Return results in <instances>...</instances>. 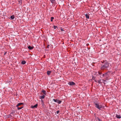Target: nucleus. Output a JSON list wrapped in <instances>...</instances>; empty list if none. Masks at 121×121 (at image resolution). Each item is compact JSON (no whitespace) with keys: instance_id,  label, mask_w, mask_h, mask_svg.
I'll list each match as a JSON object with an SVG mask.
<instances>
[{"instance_id":"f257e3e1","label":"nucleus","mask_w":121,"mask_h":121,"mask_svg":"<svg viewBox=\"0 0 121 121\" xmlns=\"http://www.w3.org/2000/svg\"><path fill=\"white\" fill-rule=\"evenodd\" d=\"M109 63L107 62H104L103 64L101 65V69H106L109 67Z\"/></svg>"},{"instance_id":"f03ea898","label":"nucleus","mask_w":121,"mask_h":121,"mask_svg":"<svg viewBox=\"0 0 121 121\" xmlns=\"http://www.w3.org/2000/svg\"><path fill=\"white\" fill-rule=\"evenodd\" d=\"M95 105L96 107L100 110L101 109V108H103V107L104 108V106L103 107L102 105H99V104H98L96 103L95 104Z\"/></svg>"},{"instance_id":"7ed1b4c3","label":"nucleus","mask_w":121,"mask_h":121,"mask_svg":"<svg viewBox=\"0 0 121 121\" xmlns=\"http://www.w3.org/2000/svg\"><path fill=\"white\" fill-rule=\"evenodd\" d=\"M109 73V72H108L106 73L103 74V76L104 77H106V78H107L109 76V74H108V73Z\"/></svg>"},{"instance_id":"20e7f679","label":"nucleus","mask_w":121,"mask_h":121,"mask_svg":"<svg viewBox=\"0 0 121 121\" xmlns=\"http://www.w3.org/2000/svg\"><path fill=\"white\" fill-rule=\"evenodd\" d=\"M53 101H54L55 102H57L59 104H60L61 102V100H59L57 99H53Z\"/></svg>"},{"instance_id":"39448f33","label":"nucleus","mask_w":121,"mask_h":121,"mask_svg":"<svg viewBox=\"0 0 121 121\" xmlns=\"http://www.w3.org/2000/svg\"><path fill=\"white\" fill-rule=\"evenodd\" d=\"M68 84L70 85H75V83L73 82H69Z\"/></svg>"},{"instance_id":"423d86ee","label":"nucleus","mask_w":121,"mask_h":121,"mask_svg":"<svg viewBox=\"0 0 121 121\" xmlns=\"http://www.w3.org/2000/svg\"><path fill=\"white\" fill-rule=\"evenodd\" d=\"M52 4H55L56 3V0H50Z\"/></svg>"},{"instance_id":"0eeeda50","label":"nucleus","mask_w":121,"mask_h":121,"mask_svg":"<svg viewBox=\"0 0 121 121\" xmlns=\"http://www.w3.org/2000/svg\"><path fill=\"white\" fill-rule=\"evenodd\" d=\"M34 47H31V46H29L28 47V48L30 49V50H31L32 49H33V48H34Z\"/></svg>"},{"instance_id":"6e6552de","label":"nucleus","mask_w":121,"mask_h":121,"mask_svg":"<svg viewBox=\"0 0 121 121\" xmlns=\"http://www.w3.org/2000/svg\"><path fill=\"white\" fill-rule=\"evenodd\" d=\"M38 105L37 104H36L34 106H32L31 107L32 108H36Z\"/></svg>"},{"instance_id":"1a4fd4ad","label":"nucleus","mask_w":121,"mask_h":121,"mask_svg":"<svg viewBox=\"0 0 121 121\" xmlns=\"http://www.w3.org/2000/svg\"><path fill=\"white\" fill-rule=\"evenodd\" d=\"M23 103H19L18 104L16 105L17 107H18L19 106H20L21 105L23 104Z\"/></svg>"},{"instance_id":"9d476101","label":"nucleus","mask_w":121,"mask_h":121,"mask_svg":"<svg viewBox=\"0 0 121 121\" xmlns=\"http://www.w3.org/2000/svg\"><path fill=\"white\" fill-rule=\"evenodd\" d=\"M116 117L117 118L119 119H120L121 118V117L120 116V115H117L116 116Z\"/></svg>"},{"instance_id":"9b49d317","label":"nucleus","mask_w":121,"mask_h":121,"mask_svg":"<svg viewBox=\"0 0 121 121\" xmlns=\"http://www.w3.org/2000/svg\"><path fill=\"white\" fill-rule=\"evenodd\" d=\"M26 62L25 61H23L21 62V64L22 65H24L26 63Z\"/></svg>"},{"instance_id":"f8f14e48","label":"nucleus","mask_w":121,"mask_h":121,"mask_svg":"<svg viewBox=\"0 0 121 121\" xmlns=\"http://www.w3.org/2000/svg\"><path fill=\"white\" fill-rule=\"evenodd\" d=\"M85 16L86 17V18H87L89 19V15L88 14H86L85 15Z\"/></svg>"},{"instance_id":"ddd939ff","label":"nucleus","mask_w":121,"mask_h":121,"mask_svg":"<svg viewBox=\"0 0 121 121\" xmlns=\"http://www.w3.org/2000/svg\"><path fill=\"white\" fill-rule=\"evenodd\" d=\"M101 80H98L97 81L95 80V81L99 83H101Z\"/></svg>"},{"instance_id":"4468645a","label":"nucleus","mask_w":121,"mask_h":121,"mask_svg":"<svg viewBox=\"0 0 121 121\" xmlns=\"http://www.w3.org/2000/svg\"><path fill=\"white\" fill-rule=\"evenodd\" d=\"M42 92L43 93L44 95H46V93L45 91L44 90H43L42 91Z\"/></svg>"},{"instance_id":"2eb2a0df","label":"nucleus","mask_w":121,"mask_h":121,"mask_svg":"<svg viewBox=\"0 0 121 121\" xmlns=\"http://www.w3.org/2000/svg\"><path fill=\"white\" fill-rule=\"evenodd\" d=\"M45 97V96L44 95H43L40 96V98L41 99H44V98Z\"/></svg>"},{"instance_id":"dca6fc26","label":"nucleus","mask_w":121,"mask_h":121,"mask_svg":"<svg viewBox=\"0 0 121 121\" xmlns=\"http://www.w3.org/2000/svg\"><path fill=\"white\" fill-rule=\"evenodd\" d=\"M10 18L11 19H13L14 18V15H13L11 16V17Z\"/></svg>"},{"instance_id":"f3484780","label":"nucleus","mask_w":121,"mask_h":121,"mask_svg":"<svg viewBox=\"0 0 121 121\" xmlns=\"http://www.w3.org/2000/svg\"><path fill=\"white\" fill-rule=\"evenodd\" d=\"M51 73V71H48L47 72V74L48 75H49Z\"/></svg>"},{"instance_id":"a211bd4d","label":"nucleus","mask_w":121,"mask_h":121,"mask_svg":"<svg viewBox=\"0 0 121 121\" xmlns=\"http://www.w3.org/2000/svg\"><path fill=\"white\" fill-rule=\"evenodd\" d=\"M17 107V109L18 110L20 109L23 108V106H22V107Z\"/></svg>"},{"instance_id":"6ab92c4d","label":"nucleus","mask_w":121,"mask_h":121,"mask_svg":"<svg viewBox=\"0 0 121 121\" xmlns=\"http://www.w3.org/2000/svg\"><path fill=\"white\" fill-rule=\"evenodd\" d=\"M54 18L53 17H52L51 18V21L52 22V20L54 19Z\"/></svg>"},{"instance_id":"aec40b11","label":"nucleus","mask_w":121,"mask_h":121,"mask_svg":"<svg viewBox=\"0 0 121 121\" xmlns=\"http://www.w3.org/2000/svg\"><path fill=\"white\" fill-rule=\"evenodd\" d=\"M98 74L100 75L102 74V73L101 72H98Z\"/></svg>"},{"instance_id":"412c9836","label":"nucleus","mask_w":121,"mask_h":121,"mask_svg":"<svg viewBox=\"0 0 121 121\" xmlns=\"http://www.w3.org/2000/svg\"><path fill=\"white\" fill-rule=\"evenodd\" d=\"M53 27H54V29H56V28L57 27V26H53Z\"/></svg>"},{"instance_id":"4be33fe9","label":"nucleus","mask_w":121,"mask_h":121,"mask_svg":"<svg viewBox=\"0 0 121 121\" xmlns=\"http://www.w3.org/2000/svg\"><path fill=\"white\" fill-rule=\"evenodd\" d=\"M41 104H44V102L43 101L42 99H41Z\"/></svg>"},{"instance_id":"5701e85b","label":"nucleus","mask_w":121,"mask_h":121,"mask_svg":"<svg viewBox=\"0 0 121 121\" xmlns=\"http://www.w3.org/2000/svg\"><path fill=\"white\" fill-rule=\"evenodd\" d=\"M60 112V111H58L56 112V113L57 114H58Z\"/></svg>"},{"instance_id":"b1692460","label":"nucleus","mask_w":121,"mask_h":121,"mask_svg":"<svg viewBox=\"0 0 121 121\" xmlns=\"http://www.w3.org/2000/svg\"><path fill=\"white\" fill-rule=\"evenodd\" d=\"M60 30H61V31H64V30L62 28H61L60 29Z\"/></svg>"},{"instance_id":"393cba45","label":"nucleus","mask_w":121,"mask_h":121,"mask_svg":"<svg viewBox=\"0 0 121 121\" xmlns=\"http://www.w3.org/2000/svg\"><path fill=\"white\" fill-rule=\"evenodd\" d=\"M48 47H49V46H48V47H47V48H48Z\"/></svg>"},{"instance_id":"a878e982","label":"nucleus","mask_w":121,"mask_h":121,"mask_svg":"<svg viewBox=\"0 0 121 121\" xmlns=\"http://www.w3.org/2000/svg\"><path fill=\"white\" fill-rule=\"evenodd\" d=\"M42 104V105H43L44 104Z\"/></svg>"}]
</instances>
